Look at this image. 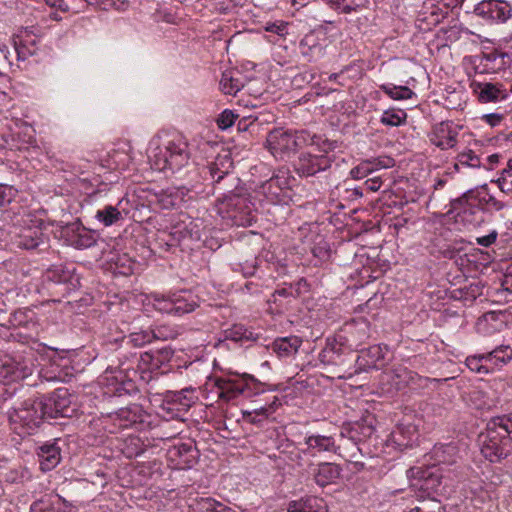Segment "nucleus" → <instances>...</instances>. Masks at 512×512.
Masks as SVG:
<instances>
[{
	"label": "nucleus",
	"mask_w": 512,
	"mask_h": 512,
	"mask_svg": "<svg viewBox=\"0 0 512 512\" xmlns=\"http://www.w3.org/2000/svg\"><path fill=\"white\" fill-rule=\"evenodd\" d=\"M307 450L313 452H336V444L333 436L312 434L305 438Z\"/></svg>",
	"instance_id": "obj_26"
},
{
	"label": "nucleus",
	"mask_w": 512,
	"mask_h": 512,
	"mask_svg": "<svg viewBox=\"0 0 512 512\" xmlns=\"http://www.w3.org/2000/svg\"><path fill=\"white\" fill-rule=\"evenodd\" d=\"M256 259H252L250 263L246 262L244 266H242L241 271L244 276H252L256 271Z\"/></svg>",
	"instance_id": "obj_64"
},
{
	"label": "nucleus",
	"mask_w": 512,
	"mask_h": 512,
	"mask_svg": "<svg viewBox=\"0 0 512 512\" xmlns=\"http://www.w3.org/2000/svg\"><path fill=\"white\" fill-rule=\"evenodd\" d=\"M288 22H285L283 20H276L274 22H267L265 26L266 32L272 33V32H279L288 29Z\"/></svg>",
	"instance_id": "obj_58"
},
{
	"label": "nucleus",
	"mask_w": 512,
	"mask_h": 512,
	"mask_svg": "<svg viewBox=\"0 0 512 512\" xmlns=\"http://www.w3.org/2000/svg\"><path fill=\"white\" fill-rule=\"evenodd\" d=\"M28 37H30V34H14L13 47L18 59L24 60L36 51L35 40H28Z\"/></svg>",
	"instance_id": "obj_29"
},
{
	"label": "nucleus",
	"mask_w": 512,
	"mask_h": 512,
	"mask_svg": "<svg viewBox=\"0 0 512 512\" xmlns=\"http://www.w3.org/2000/svg\"><path fill=\"white\" fill-rule=\"evenodd\" d=\"M474 13L487 23H504L512 15L507 2L499 0H483L477 4Z\"/></svg>",
	"instance_id": "obj_12"
},
{
	"label": "nucleus",
	"mask_w": 512,
	"mask_h": 512,
	"mask_svg": "<svg viewBox=\"0 0 512 512\" xmlns=\"http://www.w3.org/2000/svg\"><path fill=\"white\" fill-rule=\"evenodd\" d=\"M482 437L481 453L490 462H500L512 453V437H504L488 424Z\"/></svg>",
	"instance_id": "obj_9"
},
{
	"label": "nucleus",
	"mask_w": 512,
	"mask_h": 512,
	"mask_svg": "<svg viewBox=\"0 0 512 512\" xmlns=\"http://www.w3.org/2000/svg\"><path fill=\"white\" fill-rule=\"evenodd\" d=\"M9 418L15 424L25 430L24 433L32 434L48 419L43 399L29 398L24 400L18 407L9 411Z\"/></svg>",
	"instance_id": "obj_6"
},
{
	"label": "nucleus",
	"mask_w": 512,
	"mask_h": 512,
	"mask_svg": "<svg viewBox=\"0 0 512 512\" xmlns=\"http://www.w3.org/2000/svg\"><path fill=\"white\" fill-rule=\"evenodd\" d=\"M411 487L422 494L421 497H430L436 493L441 484V475L435 467H413L408 470Z\"/></svg>",
	"instance_id": "obj_10"
},
{
	"label": "nucleus",
	"mask_w": 512,
	"mask_h": 512,
	"mask_svg": "<svg viewBox=\"0 0 512 512\" xmlns=\"http://www.w3.org/2000/svg\"><path fill=\"white\" fill-rule=\"evenodd\" d=\"M53 504V510L55 512H72V506L68 505L67 502L62 499L61 497H58L56 502H51Z\"/></svg>",
	"instance_id": "obj_62"
},
{
	"label": "nucleus",
	"mask_w": 512,
	"mask_h": 512,
	"mask_svg": "<svg viewBox=\"0 0 512 512\" xmlns=\"http://www.w3.org/2000/svg\"><path fill=\"white\" fill-rule=\"evenodd\" d=\"M41 235L37 230L27 229L15 238L14 243L18 248L33 250L42 243Z\"/></svg>",
	"instance_id": "obj_30"
},
{
	"label": "nucleus",
	"mask_w": 512,
	"mask_h": 512,
	"mask_svg": "<svg viewBox=\"0 0 512 512\" xmlns=\"http://www.w3.org/2000/svg\"><path fill=\"white\" fill-rule=\"evenodd\" d=\"M474 92L482 104L496 103L508 98V92L502 83L479 82L475 84Z\"/></svg>",
	"instance_id": "obj_15"
},
{
	"label": "nucleus",
	"mask_w": 512,
	"mask_h": 512,
	"mask_svg": "<svg viewBox=\"0 0 512 512\" xmlns=\"http://www.w3.org/2000/svg\"><path fill=\"white\" fill-rule=\"evenodd\" d=\"M352 341L355 346H359L366 339L369 338V326L366 322H361L353 327V331L351 332Z\"/></svg>",
	"instance_id": "obj_46"
},
{
	"label": "nucleus",
	"mask_w": 512,
	"mask_h": 512,
	"mask_svg": "<svg viewBox=\"0 0 512 512\" xmlns=\"http://www.w3.org/2000/svg\"><path fill=\"white\" fill-rule=\"evenodd\" d=\"M313 255L319 260H327L329 258L330 250L328 245L324 243L323 245L319 244L312 248Z\"/></svg>",
	"instance_id": "obj_57"
},
{
	"label": "nucleus",
	"mask_w": 512,
	"mask_h": 512,
	"mask_svg": "<svg viewBox=\"0 0 512 512\" xmlns=\"http://www.w3.org/2000/svg\"><path fill=\"white\" fill-rule=\"evenodd\" d=\"M42 399L49 419L71 418L79 410L77 397L65 387L57 388Z\"/></svg>",
	"instance_id": "obj_8"
},
{
	"label": "nucleus",
	"mask_w": 512,
	"mask_h": 512,
	"mask_svg": "<svg viewBox=\"0 0 512 512\" xmlns=\"http://www.w3.org/2000/svg\"><path fill=\"white\" fill-rule=\"evenodd\" d=\"M512 360V348L501 345L494 350L486 353V363H489L495 369H500Z\"/></svg>",
	"instance_id": "obj_27"
},
{
	"label": "nucleus",
	"mask_w": 512,
	"mask_h": 512,
	"mask_svg": "<svg viewBox=\"0 0 512 512\" xmlns=\"http://www.w3.org/2000/svg\"><path fill=\"white\" fill-rule=\"evenodd\" d=\"M189 190L182 187L178 188L175 193L170 194H164L160 198L159 202L161 203V206L165 209L174 208L179 205V203L183 200V196L188 192Z\"/></svg>",
	"instance_id": "obj_42"
},
{
	"label": "nucleus",
	"mask_w": 512,
	"mask_h": 512,
	"mask_svg": "<svg viewBox=\"0 0 512 512\" xmlns=\"http://www.w3.org/2000/svg\"><path fill=\"white\" fill-rule=\"evenodd\" d=\"M331 8L341 12L350 13L365 4L367 0H324Z\"/></svg>",
	"instance_id": "obj_39"
},
{
	"label": "nucleus",
	"mask_w": 512,
	"mask_h": 512,
	"mask_svg": "<svg viewBox=\"0 0 512 512\" xmlns=\"http://www.w3.org/2000/svg\"><path fill=\"white\" fill-rule=\"evenodd\" d=\"M217 387L218 399L224 402H230L240 395L250 397L253 393L250 384L244 379H224L218 378L215 381Z\"/></svg>",
	"instance_id": "obj_13"
},
{
	"label": "nucleus",
	"mask_w": 512,
	"mask_h": 512,
	"mask_svg": "<svg viewBox=\"0 0 512 512\" xmlns=\"http://www.w3.org/2000/svg\"><path fill=\"white\" fill-rule=\"evenodd\" d=\"M244 87L242 75L237 69H229L222 73L220 88L227 95H236Z\"/></svg>",
	"instance_id": "obj_23"
},
{
	"label": "nucleus",
	"mask_w": 512,
	"mask_h": 512,
	"mask_svg": "<svg viewBox=\"0 0 512 512\" xmlns=\"http://www.w3.org/2000/svg\"><path fill=\"white\" fill-rule=\"evenodd\" d=\"M96 243L93 234L86 230H80L72 239V245L77 249H86L92 247Z\"/></svg>",
	"instance_id": "obj_44"
},
{
	"label": "nucleus",
	"mask_w": 512,
	"mask_h": 512,
	"mask_svg": "<svg viewBox=\"0 0 512 512\" xmlns=\"http://www.w3.org/2000/svg\"><path fill=\"white\" fill-rule=\"evenodd\" d=\"M149 303L156 311L174 316L190 313L198 306L193 295L186 291L169 295L153 293L149 297Z\"/></svg>",
	"instance_id": "obj_7"
},
{
	"label": "nucleus",
	"mask_w": 512,
	"mask_h": 512,
	"mask_svg": "<svg viewBox=\"0 0 512 512\" xmlns=\"http://www.w3.org/2000/svg\"><path fill=\"white\" fill-rule=\"evenodd\" d=\"M503 115L498 113H490L483 116V119L486 123H488L490 126L494 127L500 124V122L503 120Z\"/></svg>",
	"instance_id": "obj_63"
},
{
	"label": "nucleus",
	"mask_w": 512,
	"mask_h": 512,
	"mask_svg": "<svg viewBox=\"0 0 512 512\" xmlns=\"http://www.w3.org/2000/svg\"><path fill=\"white\" fill-rule=\"evenodd\" d=\"M436 508H439L436 501L422 502L421 505L415 506L408 512H435Z\"/></svg>",
	"instance_id": "obj_59"
},
{
	"label": "nucleus",
	"mask_w": 512,
	"mask_h": 512,
	"mask_svg": "<svg viewBox=\"0 0 512 512\" xmlns=\"http://www.w3.org/2000/svg\"><path fill=\"white\" fill-rule=\"evenodd\" d=\"M277 399L268 406L261 407L259 409H255L253 411H243V418L245 421L261 426L263 422L273 413L276 411L278 407Z\"/></svg>",
	"instance_id": "obj_28"
},
{
	"label": "nucleus",
	"mask_w": 512,
	"mask_h": 512,
	"mask_svg": "<svg viewBox=\"0 0 512 512\" xmlns=\"http://www.w3.org/2000/svg\"><path fill=\"white\" fill-rule=\"evenodd\" d=\"M497 236H498V233L495 230H493L488 235L476 238V242H477V244H479L483 247H489L490 245L495 243Z\"/></svg>",
	"instance_id": "obj_60"
},
{
	"label": "nucleus",
	"mask_w": 512,
	"mask_h": 512,
	"mask_svg": "<svg viewBox=\"0 0 512 512\" xmlns=\"http://www.w3.org/2000/svg\"><path fill=\"white\" fill-rule=\"evenodd\" d=\"M384 375L387 379L392 381V385L396 390H402L406 387H410L412 389L427 388L430 383L447 381V378L437 379L423 377L404 367H397L391 372H386Z\"/></svg>",
	"instance_id": "obj_11"
},
{
	"label": "nucleus",
	"mask_w": 512,
	"mask_h": 512,
	"mask_svg": "<svg viewBox=\"0 0 512 512\" xmlns=\"http://www.w3.org/2000/svg\"><path fill=\"white\" fill-rule=\"evenodd\" d=\"M144 417L145 415L142 408L135 404L118 410L115 413L114 421H117L122 428H139L144 423Z\"/></svg>",
	"instance_id": "obj_18"
},
{
	"label": "nucleus",
	"mask_w": 512,
	"mask_h": 512,
	"mask_svg": "<svg viewBox=\"0 0 512 512\" xmlns=\"http://www.w3.org/2000/svg\"><path fill=\"white\" fill-rule=\"evenodd\" d=\"M237 117L238 116L233 111L228 109L224 110L217 120L218 127L220 129H227L231 127Z\"/></svg>",
	"instance_id": "obj_52"
},
{
	"label": "nucleus",
	"mask_w": 512,
	"mask_h": 512,
	"mask_svg": "<svg viewBox=\"0 0 512 512\" xmlns=\"http://www.w3.org/2000/svg\"><path fill=\"white\" fill-rule=\"evenodd\" d=\"M406 119V113L402 110H387L381 117V123L387 126H399Z\"/></svg>",
	"instance_id": "obj_45"
},
{
	"label": "nucleus",
	"mask_w": 512,
	"mask_h": 512,
	"mask_svg": "<svg viewBox=\"0 0 512 512\" xmlns=\"http://www.w3.org/2000/svg\"><path fill=\"white\" fill-rule=\"evenodd\" d=\"M373 433L372 426H364L360 423H355L354 425L344 428L341 432L342 437H347L354 444H358L362 442L364 439L369 438Z\"/></svg>",
	"instance_id": "obj_32"
},
{
	"label": "nucleus",
	"mask_w": 512,
	"mask_h": 512,
	"mask_svg": "<svg viewBox=\"0 0 512 512\" xmlns=\"http://www.w3.org/2000/svg\"><path fill=\"white\" fill-rule=\"evenodd\" d=\"M456 453V447L453 445V444H448V445H445L441 448H437L435 450V454L439 457V458H442L440 459V461L442 462H454L455 460H449V459H446L445 457V454L449 455V456H453L455 455Z\"/></svg>",
	"instance_id": "obj_54"
},
{
	"label": "nucleus",
	"mask_w": 512,
	"mask_h": 512,
	"mask_svg": "<svg viewBox=\"0 0 512 512\" xmlns=\"http://www.w3.org/2000/svg\"><path fill=\"white\" fill-rule=\"evenodd\" d=\"M381 89L394 100L410 99L414 92L407 86L382 85Z\"/></svg>",
	"instance_id": "obj_40"
},
{
	"label": "nucleus",
	"mask_w": 512,
	"mask_h": 512,
	"mask_svg": "<svg viewBox=\"0 0 512 512\" xmlns=\"http://www.w3.org/2000/svg\"><path fill=\"white\" fill-rule=\"evenodd\" d=\"M40 469L44 472L51 471L61 461V449L57 442H48L37 449Z\"/></svg>",
	"instance_id": "obj_16"
},
{
	"label": "nucleus",
	"mask_w": 512,
	"mask_h": 512,
	"mask_svg": "<svg viewBox=\"0 0 512 512\" xmlns=\"http://www.w3.org/2000/svg\"><path fill=\"white\" fill-rule=\"evenodd\" d=\"M342 469L339 465L330 462L318 464L314 471V481L320 487L333 484L340 477Z\"/></svg>",
	"instance_id": "obj_21"
},
{
	"label": "nucleus",
	"mask_w": 512,
	"mask_h": 512,
	"mask_svg": "<svg viewBox=\"0 0 512 512\" xmlns=\"http://www.w3.org/2000/svg\"><path fill=\"white\" fill-rule=\"evenodd\" d=\"M488 195L489 194H487L485 196H480L479 194L470 190V191L464 193L460 198H458L455 201V203L462 206L464 211H466L467 208H470L473 206H479L482 210H484V207L486 206V201H487Z\"/></svg>",
	"instance_id": "obj_34"
},
{
	"label": "nucleus",
	"mask_w": 512,
	"mask_h": 512,
	"mask_svg": "<svg viewBox=\"0 0 512 512\" xmlns=\"http://www.w3.org/2000/svg\"><path fill=\"white\" fill-rule=\"evenodd\" d=\"M46 278L48 281L55 284H64L65 292L67 293L80 286L79 277L62 266H56L48 269L46 272Z\"/></svg>",
	"instance_id": "obj_19"
},
{
	"label": "nucleus",
	"mask_w": 512,
	"mask_h": 512,
	"mask_svg": "<svg viewBox=\"0 0 512 512\" xmlns=\"http://www.w3.org/2000/svg\"><path fill=\"white\" fill-rule=\"evenodd\" d=\"M488 425L495 429L499 434L503 435L504 437H506V435H508V437H511L512 413L494 417L488 422Z\"/></svg>",
	"instance_id": "obj_35"
},
{
	"label": "nucleus",
	"mask_w": 512,
	"mask_h": 512,
	"mask_svg": "<svg viewBox=\"0 0 512 512\" xmlns=\"http://www.w3.org/2000/svg\"><path fill=\"white\" fill-rule=\"evenodd\" d=\"M269 180L275 182L276 186L280 189V192H282L283 197H285L287 190L290 187V180L288 175L285 172H279L278 174L272 176Z\"/></svg>",
	"instance_id": "obj_50"
},
{
	"label": "nucleus",
	"mask_w": 512,
	"mask_h": 512,
	"mask_svg": "<svg viewBox=\"0 0 512 512\" xmlns=\"http://www.w3.org/2000/svg\"><path fill=\"white\" fill-rule=\"evenodd\" d=\"M218 214L232 225L247 227L256 220V208L247 190H239L235 195L218 197Z\"/></svg>",
	"instance_id": "obj_4"
},
{
	"label": "nucleus",
	"mask_w": 512,
	"mask_h": 512,
	"mask_svg": "<svg viewBox=\"0 0 512 512\" xmlns=\"http://www.w3.org/2000/svg\"><path fill=\"white\" fill-rule=\"evenodd\" d=\"M301 339L297 336L277 338L273 341L271 348L279 357H290L297 353L301 346Z\"/></svg>",
	"instance_id": "obj_24"
},
{
	"label": "nucleus",
	"mask_w": 512,
	"mask_h": 512,
	"mask_svg": "<svg viewBox=\"0 0 512 512\" xmlns=\"http://www.w3.org/2000/svg\"><path fill=\"white\" fill-rule=\"evenodd\" d=\"M259 193L263 194L270 202L282 201L284 198L275 182L270 180H267L259 187Z\"/></svg>",
	"instance_id": "obj_43"
},
{
	"label": "nucleus",
	"mask_w": 512,
	"mask_h": 512,
	"mask_svg": "<svg viewBox=\"0 0 512 512\" xmlns=\"http://www.w3.org/2000/svg\"><path fill=\"white\" fill-rule=\"evenodd\" d=\"M233 160L230 155H218L215 160L204 167L205 179H211L214 193L219 197L235 195L239 190H246L241 180L233 172Z\"/></svg>",
	"instance_id": "obj_5"
},
{
	"label": "nucleus",
	"mask_w": 512,
	"mask_h": 512,
	"mask_svg": "<svg viewBox=\"0 0 512 512\" xmlns=\"http://www.w3.org/2000/svg\"><path fill=\"white\" fill-rule=\"evenodd\" d=\"M225 338L234 342L242 341H255L258 336L253 333L250 329L243 325H233L230 329L225 331Z\"/></svg>",
	"instance_id": "obj_33"
},
{
	"label": "nucleus",
	"mask_w": 512,
	"mask_h": 512,
	"mask_svg": "<svg viewBox=\"0 0 512 512\" xmlns=\"http://www.w3.org/2000/svg\"><path fill=\"white\" fill-rule=\"evenodd\" d=\"M149 159L159 171H171L185 176L193 166L189 146L179 133L166 134L153 139Z\"/></svg>",
	"instance_id": "obj_1"
},
{
	"label": "nucleus",
	"mask_w": 512,
	"mask_h": 512,
	"mask_svg": "<svg viewBox=\"0 0 512 512\" xmlns=\"http://www.w3.org/2000/svg\"><path fill=\"white\" fill-rule=\"evenodd\" d=\"M442 19L443 15L439 12V9H433L429 13L424 11L418 15L416 25L420 32H430Z\"/></svg>",
	"instance_id": "obj_31"
},
{
	"label": "nucleus",
	"mask_w": 512,
	"mask_h": 512,
	"mask_svg": "<svg viewBox=\"0 0 512 512\" xmlns=\"http://www.w3.org/2000/svg\"><path fill=\"white\" fill-rule=\"evenodd\" d=\"M116 372H118L119 375L113 376V378L116 380V382H119V385H120L119 387L116 388V392L121 394L122 390L128 392V391L134 389V384L131 380H124V378L122 376L123 370L121 368H119V370L112 369L111 367H108L106 369V374H108V373L113 374Z\"/></svg>",
	"instance_id": "obj_49"
},
{
	"label": "nucleus",
	"mask_w": 512,
	"mask_h": 512,
	"mask_svg": "<svg viewBox=\"0 0 512 512\" xmlns=\"http://www.w3.org/2000/svg\"><path fill=\"white\" fill-rule=\"evenodd\" d=\"M287 512H327V507L322 498L307 495L288 503Z\"/></svg>",
	"instance_id": "obj_20"
},
{
	"label": "nucleus",
	"mask_w": 512,
	"mask_h": 512,
	"mask_svg": "<svg viewBox=\"0 0 512 512\" xmlns=\"http://www.w3.org/2000/svg\"><path fill=\"white\" fill-rule=\"evenodd\" d=\"M505 207V204L496 199L492 195H488L486 206L484 207V211L493 212V211H500Z\"/></svg>",
	"instance_id": "obj_56"
},
{
	"label": "nucleus",
	"mask_w": 512,
	"mask_h": 512,
	"mask_svg": "<svg viewBox=\"0 0 512 512\" xmlns=\"http://www.w3.org/2000/svg\"><path fill=\"white\" fill-rule=\"evenodd\" d=\"M389 350L386 345H373L367 349L361 350L357 363L360 369L368 371L369 369H381L385 365V358Z\"/></svg>",
	"instance_id": "obj_14"
},
{
	"label": "nucleus",
	"mask_w": 512,
	"mask_h": 512,
	"mask_svg": "<svg viewBox=\"0 0 512 512\" xmlns=\"http://www.w3.org/2000/svg\"><path fill=\"white\" fill-rule=\"evenodd\" d=\"M458 163L455 165L458 168L459 165L477 168L480 167L481 161L480 158L474 154L473 151L469 150L468 152H464L458 155Z\"/></svg>",
	"instance_id": "obj_48"
},
{
	"label": "nucleus",
	"mask_w": 512,
	"mask_h": 512,
	"mask_svg": "<svg viewBox=\"0 0 512 512\" xmlns=\"http://www.w3.org/2000/svg\"><path fill=\"white\" fill-rule=\"evenodd\" d=\"M300 48L303 55H308L312 49L318 48L314 34H305L300 41Z\"/></svg>",
	"instance_id": "obj_53"
},
{
	"label": "nucleus",
	"mask_w": 512,
	"mask_h": 512,
	"mask_svg": "<svg viewBox=\"0 0 512 512\" xmlns=\"http://www.w3.org/2000/svg\"><path fill=\"white\" fill-rule=\"evenodd\" d=\"M430 141L435 146L445 150L455 145L456 138L455 134L451 132L449 124L440 123L434 128Z\"/></svg>",
	"instance_id": "obj_25"
},
{
	"label": "nucleus",
	"mask_w": 512,
	"mask_h": 512,
	"mask_svg": "<svg viewBox=\"0 0 512 512\" xmlns=\"http://www.w3.org/2000/svg\"><path fill=\"white\" fill-rule=\"evenodd\" d=\"M218 501L213 498H199L191 505L194 512H215Z\"/></svg>",
	"instance_id": "obj_47"
},
{
	"label": "nucleus",
	"mask_w": 512,
	"mask_h": 512,
	"mask_svg": "<svg viewBox=\"0 0 512 512\" xmlns=\"http://www.w3.org/2000/svg\"><path fill=\"white\" fill-rule=\"evenodd\" d=\"M95 217L103 223L104 226H111L121 219V213L116 207L108 205L98 210Z\"/></svg>",
	"instance_id": "obj_38"
},
{
	"label": "nucleus",
	"mask_w": 512,
	"mask_h": 512,
	"mask_svg": "<svg viewBox=\"0 0 512 512\" xmlns=\"http://www.w3.org/2000/svg\"><path fill=\"white\" fill-rule=\"evenodd\" d=\"M173 356V350L166 346L156 351L145 352L140 355L139 362L144 369L150 371L159 370L163 364L169 362Z\"/></svg>",
	"instance_id": "obj_17"
},
{
	"label": "nucleus",
	"mask_w": 512,
	"mask_h": 512,
	"mask_svg": "<svg viewBox=\"0 0 512 512\" xmlns=\"http://www.w3.org/2000/svg\"><path fill=\"white\" fill-rule=\"evenodd\" d=\"M316 139L321 143H311L308 146L311 150L301 152L294 162V169L301 177H311L331 167L333 159L330 152L337 148V142L318 135Z\"/></svg>",
	"instance_id": "obj_3"
},
{
	"label": "nucleus",
	"mask_w": 512,
	"mask_h": 512,
	"mask_svg": "<svg viewBox=\"0 0 512 512\" xmlns=\"http://www.w3.org/2000/svg\"><path fill=\"white\" fill-rule=\"evenodd\" d=\"M466 366L477 373H493V367L486 363V353L467 357Z\"/></svg>",
	"instance_id": "obj_36"
},
{
	"label": "nucleus",
	"mask_w": 512,
	"mask_h": 512,
	"mask_svg": "<svg viewBox=\"0 0 512 512\" xmlns=\"http://www.w3.org/2000/svg\"><path fill=\"white\" fill-rule=\"evenodd\" d=\"M84 3L89 5H98L105 10L109 8L120 10L125 6L124 0H60L59 7L62 10H72L77 12L81 7H83Z\"/></svg>",
	"instance_id": "obj_22"
},
{
	"label": "nucleus",
	"mask_w": 512,
	"mask_h": 512,
	"mask_svg": "<svg viewBox=\"0 0 512 512\" xmlns=\"http://www.w3.org/2000/svg\"><path fill=\"white\" fill-rule=\"evenodd\" d=\"M311 143H320L315 134L306 130H286L276 128L270 131L266 138L270 153L279 159L289 158L298 150L308 147Z\"/></svg>",
	"instance_id": "obj_2"
},
{
	"label": "nucleus",
	"mask_w": 512,
	"mask_h": 512,
	"mask_svg": "<svg viewBox=\"0 0 512 512\" xmlns=\"http://www.w3.org/2000/svg\"><path fill=\"white\" fill-rule=\"evenodd\" d=\"M381 185L382 181L380 176L369 178L364 182V187L366 188V190L371 192L378 191L381 188Z\"/></svg>",
	"instance_id": "obj_61"
},
{
	"label": "nucleus",
	"mask_w": 512,
	"mask_h": 512,
	"mask_svg": "<svg viewBox=\"0 0 512 512\" xmlns=\"http://www.w3.org/2000/svg\"><path fill=\"white\" fill-rule=\"evenodd\" d=\"M159 337V334L154 330L134 332L128 336L127 344L134 347H142L145 344L152 342L153 339H158Z\"/></svg>",
	"instance_id": "obj_37"
},
{
	"label": "nucleus",
	"mask_w": 512,
	"mask_h": 512,
	"mask_svg": "<svg viewBox=\"0 0 512 512\" xmlns=\"http://www.w3.org/2000/svg\"><path fill=\"white\" fill-rule=\"evenodd\" d=\"M380 165H382L380 161H363L351 169L350 175L353 179H362L371 174Z\"/></svg>",
	"instance_id": "obj_41"
},
{
	"label": "nucleus",
	"mask_w": 512,
	"mask_h": 512,
	"mask_svg": "<svg viewBox=\"0 0 512 512\" xmlns=\"http://www.w3.org/2000/svg\"><path fill=\"white\" fill-rule=\"evenodd\" d=\"M30 512H55L53 510V504L46 500H38L32 503Z\"/></svg>",
	"instance_id": "obj_55"
},
{
	"label": "nucleus",
	"mask_w": 512,
	"mask_h": 512,
	"mask_svg": "<svg viewBox=\"0 0 512 512\" xmlns=\"http://www.w3.org/2000/svg\"><path fill=\"white\" fill-rule=\"evenodd\" d=\"M188 389L181 390L179 392H173L167 396L171 402L181 405L183 408H188L192 402L191 398H188L186 393H189Z\"/></svg>",
	"instance_id": "obj_51"
}]
</instances>
